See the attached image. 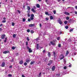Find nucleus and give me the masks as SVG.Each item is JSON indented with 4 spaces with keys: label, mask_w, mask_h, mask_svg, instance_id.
<instances>
[{
    "label": "nucleus",
    "mask_w": 77,
    "mask_h": 77,
    "mask_svg": "<svg viewBox=\"0 0 77 77\" xmlns=\"http://www.w3.org/2000/svg\"><path fill=\"white\" fill-rule=\"evenodd\" d=\"M57 22L59 24H60V25L62 24V21L61 19L60 18H59V20H57Z\"/></svg>",
    "instance_id": "nucleus-1"
},
{
    "label": "nucleus",
    "mask_w": 77,
    "mask_h": 77,
    "mask_svg": "<svg viewBox=\"0 0 77 77\" xmlns=\"http://www.w3.org/2000/svg\"><path fill=\"white\" fill-rule=\"evenodd\" d=\"M27 49L28 50L29 53H32V49L29 48L28 46H27Z\"/></svg>",
    "instance_id": "nucleus-2"
},
{
    "label": "nucleus",
    "mask_w": 77,
    "mask_h": 77,
    "mask_svg": "<svg viewBox=\"0 0 77 77\" xmlns=\"http://www.w3.org/2000/svg\"><path fill=\"white\" fill-rule=\"evenodd\" d=\"M60 57H61L60 59V60H62L65 57V56H64L63 54H61L60 55Z\"/></svg>",
    "instance_id": "nucleus-3"
},
{
    "label": "nucleus",
    "mask_w": 77,
    "mask_h": 77,
    "mask_svg": "<svg viewBox=\"0 0 77 77\" xmlns=\"http://www.w3.org/2000/svg\"><path fill=\"white\" fill-rule=\"evenodd\" d=\"M54 42H55V41L54 40L53 41V42H50V43L51 45H54L55 44Z\"/></svg>",
    "instance_id": "nucleus-4"
},
{
    "label": "nucleus",
    "mask_w": 77,
    "mask_h": 77,
    "mask_svg": "<svg viewBox=\"0 0 77 77\" xmlns=\"http://www.w3.org/2000/svg\"><path fill=\"white\" fill-rule=\"evenodd\" d=\"M35 26V24H29V27H34Z\"/></svg>",
    "instance_id": "nucleus-5"
},
{
    "label": "nucleus",
    "mask_w": 77,
    "mask_h": 77,
    "mask_svg": "<svg viewBox=\"0 0 77 77\" xmlns=\"http://www.w3.org/2000/svg\"><path fill=\"white\" fill-rule=\"evenodd\" d=\"M5 36H6V35L5 34L1 35V39H5Z\"/></svg>",
    "instance_id": "nucleus-6"
},
{
    "label": "nucleus",
    "mask_w": 77,
    "mask_h": 77,
    "mask_svg": "<svg viewBox=\"0 0 77 77\" xmlns=\"http://www.w3.org/2000/svg\"><path fill=\"white\" fill-rule=\"evenodd\" d=\"M27 12L28 13L27 14V17H30V15L29 14V12H30V11H27Z\"/></svg>",
    "instance_id": "nucleus-7"
},
{
    "label": "nucleus",
    "mask_w": 77,
    "mask_h": 77,
    "mask_svg": "<svg viewBox=\"0 0 77 77\" xmlns=\"http://www.w3.org/2000/svg\"><path fill=\"white\" fill-rule=\"evenodd\" d=\"M5 65V62H2L1 65L2 67H4Z\"/></svg>",
    "instance_id": "nucleus-8"
},
{
    "label": "nucleus",
    "mask_w": 77,
    "mask_h": 77,
    "mask_svg": "<svg viewBox=\"0 0 77 77\" xmlns=\"http://www.w3.org/2000/svg\"><path fill=\"white\" fill-rule=\"evenodd\" d=\"M9 53V51H5L3 52V53L4 54H7V53Z\"/></svg>",
    "instance_id": "nucleus-9"
},
{
    "label": "nucleus",
    "mask_w": 77,
    "mask_h": 77,
    "mask_svg": "<svg viewBox=\"0 0 77 77\" xmlns=\"http://www.w3.org/2000/svg\"><path fill=\"white\" fill-rule=\"evenodd\" d=\"M31 11L32 12H33V13H35V12H36V10H34V9L32 8L31 9Z\"/></svg>",
    "instance_id": "nucleus-10"
},
{
    "label": "nucleus",
    "mask_w": 77,
    "mask_h": 77,
    "mask_svg": "<svg viewBox=\"0 0 77 77\" xmlns=\"http://www.w3.org/2000/svg\"><path fill=\"white\" fill-rule=\"evenodd\" d=\"M64 14H65V15H69L70 14L69 13L66 12H65L64 13Z\"/></svg>",
    "instance_id": "nucleus-11"
},
{
    "label": "nucleus",
    "mask_w": 77,
    "mask_h": 77,
    "mask_svg": "<svg viewBox=\"0 0 77 77\" xmlns=\"http://www.w3.org/2000/svg\"><path fill=\"white\" fill-rule=\"evenodd\" d=\"M55 66H54L52 67V71H54V70L55 69Z\"/></svg>",
    "instance_id": "nucleus-12"
},
{
    "label": "nucleus",
    "mask_w": 77,
    "mask_h": 77,
    "mask_svg": "<svg viewBox=\"0 0 77 77\" xmlns=\"http://www.w3.org/2000/svg\"><path fill=\"white\" fill-rule=\"evenodd\" d=\"M36 6L37 8H40V5H39V4H36Z\"/></svg>",
    "instance_id": "nucleus-13"
},
{
    "label": "nucleus",
    "mask_w": 77,
    "mask_h": 77,
    "mask_svg": "<svg viewBox=\"0 0 77 77\" xmlns=\"http://www.w3.org/2000/svg\"><path fill=\"white\" fill-rule=\"evenodd\" d=\"M48 57H51V53H50V52H48Z\"/></svg>",
    "instance_id": "nucleus-14"
},
{
    "label": "nucleus",
    "mask_w": 77,
    "mask_h": 77,
    "mask_svg": "<svg viewBox=\"0 0 77 77\" xmlns=\"http://www.w3.org/2000/svg\"><path fill=\"white\" fill-rule=\"evenodd\" d=\"M20 64H23V60H21L19 62Z\"/></svg>",
    "instance_id": "nucleus-15"
},
{
    "label": "nucleus",
    "mask_w": 77,
    "mask_h": 77,
    "mask_svg": "<svg viewBox=\"0 0 77 77\" xmlns=\"http://www.w3.org/2000/svg\"><path fill=\"white\" fill-rule=\"evenodd\" d=\"M35 61H31L30 63V64L31 65H33L34 63H35Z\"/></svg>",
    "instance_id": "nucleus-16"
},
{
    "label": "nucleus",
    "mask_w": 77,
    "mask_h": 77,
    "mask_svg": "<svg viewBox=\"0 0 77 77\" xmlns=\"http://www.w3.org/2000/svg\"><path fill=\"white\" fill-rule=\"evenodd\" d=\"M36 48L37 49V50H38V49H39V44H37Z\"/></svg>",
    "instance_id": "nucleus-17"
},
{
    "label": "nucleus",
    "mask_w": 77,
    "mask_h": 77,
    "mask_svg": "<svg viewBox=\"0 0 77 77\" xmlns=\"http://www.w3.org/2000/svg\"><path fill=\"white\" fill-rule=\"evenodd\" d=\"M26 62H27V63H29V62H30V60L26 59Z\"/></svg>",
    "instance_id": "nucleus-18"
},
{
    "label": "nucleus",
    "mask_w": 77,
    "mask_h": 77,
    "mask_svg": "<svg viewBox=\"0 0 77 77\" xmlns=\"http://www.w3.org/2000/svg\"><path fill=\"white\" fill-rule=\"evenodd\" d=\"M68 54H69V51H67L66 52V56H67V55H68Z\"/></svg>",
    "instance_id": "nucleus-19"
},
{
    "label": "nucleus",
    "mask_w": 77,
    "mask_h": 77,
    "mask_svg": "<svg viewBox=\"0 0 77 77\" xmlns=\"http://www.w3.org/2000/svg\"><path fill=\"white\" fill-rule=\"evenodd\" d=\"M53 16H50V20H53Z\"/></svg>",
    "instance_id": "nucleus-20"
},
{
    "label": "nucleus",
    "mask_w": 77,
    "mask_h": 77,
    "mask_svg": "<svg viewBox=\"0 0 77 77\" xmlns=\"http://www.w3.org/2000/svg\"><path fill=\"white\" fill-rule=\"evenodd\" d=\"M5 40H4V42L6 43V41H7V38H5Z\"/></svg>",
    "instance_id": "nucleus-21"
},
{
    "label": "nucleus",
    "mask_w": 77,
    "mask_h": 77,
    "mask_svg": "<svg viewBox=\"0 0 77 77\" xmlns=\"http://www.w3.org/2000/svg\"><path fill=\"white\" fill-rule=\"evenodd\" d=\"M27 10H30V7L29 6L27 7Z\"/></svg>",
    "instance_id": "nucleus-22"
},
{
    "label": "nucleus",
    "mask_w": 77,
    "mask_h": 77,
    "mask_svg": "<svg viewBox=\"0 0 77 77\" xmlns=\"http://www.w3.org/2000/svg\"><path fill=\"white\" fill-rule=\"evenodd\" d=\"M67 23H68V21L66 20H65L64 21V24H67Z\"/></svg>",
    "instance_id": "nucleus-23"
},
{
    "label": "nucleus",
    "mask_w": 77,
    "mask_h": 77,
    "mask_svg": "<svg viewBox=\"0 0 77 77\" xmlns=\"http://www.w3.org/2000/svg\"><path fill=\"white\" fill-rule=\"evenodd\" d=\"M53 53L54 55V57H56V52H53Z\"/></svg>",
    "instance_id": "nucleus-24"
},
{
    "label": "nucleus",
    "mask_w": 77,
    "mask_h": 77,
    "mask_svg": "<svg viewBox=\"0 0 77 77\" xmlns=\"http://www.w3.org/2000/svg\"><path fill=\"white\" fill-rule=\"evenodd\" d=\"M41 74H42V72H41L39 74L38 77H41Z\"/></svg>",
    "instance_id": "nucleus-25"
},
{
    "label": "nucleus",
    "mask_w": 77,
    "mask_h": 77,
    "mask_svg": "<svg viewBox=\"0 0 77 77\" xmlns=\"http://www.w3.org/2000/svg\"><path fill=\"white\" fill-rule=\"evenodd\" d=\"M16 37V35H15V34H13V38H15Z\"/></svg>",
    "instance_id": "nucleus-26"
},
{
    "label": "nucleus",
    "mask_w": 77,
    "mask_h": 77,
    "mask_svg": "<svg viewBox=\"0 0 77 77\" xmlns=\"http://www.w3.org/2000/svg\"><path fill=\"white\" fill-rule=\"evenodd\" d=\"M8 77H12V75L11 74H9L8 75Z\"/></svg>",
    "instance_id": "nucleus-27"
},
{
    "label": "nucleus",
    "mask_w": 77,
    "mask_h": 77,
    "mask_svg": "<svg viewBox=\"0 0 77 77\" xmlns=\"http://www.w3.org/2000/svg\"><path fill=\"white\" fill-rule=\"evenodd\" d=\"M6 20H2V23H6Z\"/></svg>",
    "instance_id": "nucleus-28"
},
{
    "label": "nucleus",
    "mask_w": 77,
    "mask_h": 77,
    "mask_svg": "<svg viewBox=\"0 0 77 77\" xmlns=\"http://www.w3.org/2000/svg\"><path fill=\"white\" fill-rule=\"evenodd\" d=\"M69 27H68V26H66L65 27V29H68V28H69Z\"/></svg>",
    "instance_id": "nucleus-29"
},
{
    "label": "nucleus",
    "mask_w": 77,
    "mask_h": 77,
    "mask_svg": "<svg viewBox=\"0 0 77 77\" xmlns=\"http://www.w3.org/2000/svg\"><path fill=\"white\" fill-rule=\"evenodd\" d=\"M56 76H57V77H59V76H60V74H56Z\"/></svg>",
    "instance_id": "nucleus-30"
},
{
    "label": "nucleus",
    "mask_w": 77,
    "mask_h": 77,
    "mask_svg": "<svg viewBox=\"0 0 77 77\" xmlns=\"http://www.w3.org/2000/svg\"><path fill=\"white\" fill-rule=\"evenodd\" d=\"M24 65L25 66H26V65H27V63H26V62H25L24 63Z\"/></svg>",
    "instance_id": "nucleus-31"
},
{
    "label": "nucleus",
    "mask_w": 77,
    "mask_h": 77,
    "mask_svg": "<svg viewBox=\"0 0 77 77\" xmlns=\"http://www.w3.org/2000/svg\"><path fill=\"white\" fill-rule=\"evenodd\" d=\"M67 68V67H66V66H65L63 67V69H66Z\"/></svg>",
    "instance_id": "nucleus-32"
},
{
    "label": "nucleus",
    "mask_w": 77,
    "mask_h": 77,
    "mask_svg": "<svg viewBox=\"0 0 77 77\" xmlns=\"http://www.w3.org/2000/svg\"><path fill=\"white\" fill-rule=\"evenodd\" d=\"M53 12L54 14H56V10H54L53 11Z\"/></svg>",
    "instance_id": "nucleus-33"
},
{
    "label": "nucleus",
    "mask_w": 77,
    "mask_h": 77,
    "mask_svg": "<svg viewBox=\"0 0 77 77\" xmlns=\"http://www.w3.org/2000/svg\"><path fill=\"white\" fill-rule=\"evenodd\" d=\"M30 33H31L33 34L34 33V31H33V30H31L30 31Z\"/></svg>",
    "instance_id": "nucleus-34"
},
{
    "label": "nucleus",
    "mask_w": 77,
    "mask_h": 77,
    "mask_svg": "<svg viewBox=\"0 0 77 77\" xmlns=\"http://www.w3.org/2000/svg\"><path fill=\"white\" fill-rule=\"evenodd\" d=\"M23 22H25L26 21V19H25L24 18H23Z\"/></svg>",
    "instance_id": "nucleus-35"
},
{
    "label": "nucleus",
    "mask_w": 77,
    "mask_h": 77,
    "mask_svg": "<svg viewBox=\"0 0 77 77\" xmlns=\"http://www.w3.org/2000/svg\"><path fill=\"white\" fill-rule=\"evenodd\" d=\"M26 40H27V41H29V37H27Z\"/></svg>",
    "instance_id": "nucleus-36"
},
{
    "label": "nucleus",
    "mask_w": 77,
    "mask_h": 77,
    "mask_svg": "<svg viewBox=\"0 0 77 77\" xmlns=\"http://www.w3.org/2000/svg\"><path fill=\"white\" fill-rule=\"evenodd\" d=\"M14 25H15V23H14L13 22L12 23V26H14Z\"/></svg>",
    "instance_id": "nucleus-37"
},
{
    "label": "nucleus",
    "mask_w": 77,
    "mask_h": 77,
    "mask_svg": "<svg viewBox=\"0 0 77 77\" xmlns=\"http://www.w3.org/2000/svg\"><path fill=\"white\" fill-rule=\"evenodd\" d=\"M58 47H61V44H58Z\"/></svg>",
    "instance_id": "nucleus-38"
},
{
    "label": "nucleus",
    "mask_w": 77,
    "mask_h": 77,
    "mask_svg": "<svg viewBox=\"0 0 77 77\" xmlns=\"http://www.w3.org/2000/svg\"><path fill=\"white\" fill-rule=\"evenodd\" d=\"M69 19V17H66V19L67 20H68Z\"/></svg>",
    "instance_id": "nucleus-39"
},
{
    "label": "nucleus",
    "mask_w": 77,
    "mask_h": 77,
    "mask_svg": "<svg viewBox=\"0 0 77 77\" xmlns=\"http://www.w3.org/2000/svg\"><path fill=\"white\" fill-rule=\"evenodd\" d=\"M12 50H15V48L14 46H13L12 47Z\"/></svg>",
    "instance_id": "nucleus-40"
},
{
    "label": "nucleus",
    "mask_w": 77,
    "mask_h": 77,
    "mask_svg": "<svg viewBox=\"0 0 77 77\" xmlns=\"http://www.w3.org/2000/svg\"><path fill=\"white\" fill-rule=\"evenodd\" d=\"M49 62L50 63H51H51H52V62H53V60H50L49 61Z\"/></svg>",
    "instance_id": "nucleus-41"
},
{
    "label": "nucleus",
    "mask_w": 77,
    "mask_h": 77,
    "mask_svg": "<svg viewBox=\"0 0 77 77\" xmlns=\"http://www.w3.org/2000/svg\"><path fill=\"white\" fill-rule=\"evenodd\" d=\"M28 21H29V22H30V21H31V19L30 18H29L28 20Z\"/></svg>",
    "instance_id": "nucleus-42"
},
{
    "label": "nucleus",
    "mask_w": 77,
    "mask_h": 77,
    "mask_svg": "<svg viewBox=\"0 0 77 77\" xmlns=\"http://www.w3.org/2000/svg\"><path fill=\"white\" fill-rule=\"evenodd\" d=\"M31 17H34V14H32L31 16Z\"/></svg>",
    "instance_id": "nucleus-43"
},
{
    "label": "nucleus",
    "mask_w": 77,
    "mask_h": 77,
    "mask_svg": "<svg viewBox=\"0 0 77 77\" xmlns=\"http://www.w3.org/2000/svg\"><path fill=\"white\" fill-rule=\"evenodd\" d=\"M46 51H45V50H44L43 51V53H45V52H46Z\"/></svg>",
    "instance_id": "nucleus-44"
},
{
    "label": "nucleus",
    "mask_w": 77,
    "mask_h": 77,
    "mask_svg": "<svg viewBox=\"0 0 77 77\" xmlns=\"http://www.w3.org/2000/svg\"><path fill=\"white\" fill-rule=\"evenodd\" d=\"M73 31V29H70V30L69 31V32H72V31Z\"/></svg>",
    "instance_id": "nucleus-45"
},
{
    "label": "nucleus",
    "mask_w": 77,
    "mask_h": 77,
    "mask_svg": "<svg viewBox=\"0 0 77 77\" xmlns=\"http://www.w3.org/2000/svg\"><path fill=\"white\" fill-rule=\"evenodd\" d=\"M57 40H58V41H59V40H60V37H58L57 38Z\"/></svg>",
    "instance_id": "nucleus-46"
},
{
    "label": "nucleus",
    "mask_w": 77,
    "mask_h": 77,
    "mask_svg": "<svg viewBox=\"0 0 77 77\" xmlns=\"http://www.w3.org/2000/svg\"><path fill=\"white\" fill-rule=\"evenodd\" d=\"M46 20H47V21H48V20H49V19H48V17H46Z\"/></svg>",
    "instance_id": "nucleus-47"
},
{
    "label": "nucleus",
    "mask_w": 77,
    "mask_h": 77,
    "mask_svg": "<svg viewBox=\"0 0 77 77\" xmlns=\"http://www.w3.org/2000/svg\"><path fill=\"white\" fill-rule=\"evenodd\" d=\"M72 66V64H70L69 66V67L71 68V66Z\"/></svg>",
    "instance_id": "nucleus-48"
},
{
    "label": "nucleus",
    "mask_w": 77,
    "mask_h": 77,
    "mask_svg": "<svg viewBox=\"0 0 77 77\" xmlns=\"http://www.w3.org/2000/svg\"><path fill=\"white\" fill-rule=\"evenodd\" d=\"M27 32H30V29H28L27 30Z\"/></svg>",
    "instance_id": "nucleus-49"
},
{
    "label": "nucleus",
    "mask_w": 77,
    "mask_h": 77,
    "mask_svg": "<svg viewBox=\"0 0 77 77\" xmlns=\"http://www.w3.org/2000/svg\"><path fill=\"white\" fill-rule=\"evenodd\" d=\"M30 19L31 20H33V19H34V18H33V17H31L30 18Z\"/></svg>",
    "instance_id": "nucleus-50"
},
{
    "label": "nucleus",
    "mask_w": 77,
    "mask_h": 77,
    "mask_svg": "<svg viewBox=\"0 0 77 77\" xmlns=\"http://www.w3.org/2000/svg\"><path fill=\"white\" fill-rule=\"evenodd\" d=\"M17 12H18V13H19V14H20L21 12H20V11H19V10H17Z\"/></svg>",
    "instance_id": "nucleus-51"
},
{
    "label": "nucleus",
    "mask_w": 77,
    "mask_h": 77,
    "mask_svg": "<svg viewBox=\"0 0 77 77\" xmlns=\"http://www.w3.org/2000/svg\"><path fill=\"white\" fill-rule=\"evenodd\" d=\"M39 26L40 27H42V24H41V23L39 24Z\"/></svg>",
    "instance_id": "nucleus-52"
},
{
    "label": "nucleus",
    "mask_w": 77,
    "mask_h": 77,
    "mask_svg": "<svg viewBox=\"0 0 77 77\" xmlns=\"http://www.w3.org/2000/svg\"><path fill=\"white\" fill-rule=\"evenodd\" d=\"M33 8L34 9H36V7L35 6H33Z\"/></svg>",
    "instance_id": "nucleus-53"
},
{
    "label": "nucleus",
    "mask_w": 77,
    "mask_h": 77,
    "mask_svg": "<svg viewBox=\"0 0 77 77\" xmlns=\"http://www.w3.org/2000/svg\"><path fill=\"white\" fill-rule=\"evenodd\" d=\"M28 45V42H26V45Z\"/></svg>",
    "instance_id": "nucleus-54"
},
{
    "label": "nucleus",
    "mask_w": 77,
    "mask_h": 77,
    "mask_svg": "<svg viewBox=\"0 0 77 77\" xmlns=\"http://www.w3.org/2000/svg\"><path fill=\"white\" fill-rule=\"evenodd\" d=\"M45 14L46 15H48V12H45Z\"/></svg>",
    "instance_id": "nucleus-55"
},
{
    "label": "nucleus",
    "mask_w": 77,
    "mask_h": 77,
    "mask_svg": "<svg viewBox=\"0 0 77 77\" xmlns=\"http://www.w3.org/2000/svg\"><path fill=\"white\" fill-rule=\"evenodd\" d=\"M7 73H8V72H7V71H5V74H6V75L7 74Z\"/></svg>",
    "instance_id": "nucleus-56"
},
{
    "label": "nucleus",
    "mask_w": 77,
    "mask_h": 77,
    "mask_svg": "<svg viewBox=\"0 0 77 77\" xmlns=\"http://www.w3.org/2000/svg\"><path fill=\"white\" fill-rule=\"evenodd\" d=\"M38 40H39V38H36V41H38Z\"/></svg>",
    "instance_id": "nucleus-57"
},
{
    "label": "nucleus",
    "mask_w": 77,
    "mask_h": 77,
    "mask_svg": "<svg viewBox=\"0 0 77 77\" xmlns=\"http://www.w3.org/2000/svg\"><path fill=\"white\" fill-rule=\"evenodd\" d=\"M63 60L64 61V62H66V60H65V59H63Z\"/></svg>",
    "instance_id": "nucleus-58"
},
{
    "label": "nucleus",
    "mask_w": 77,
    "mask_h": 77,
    "mask_svg": "<svg viewBox=\"0 0 77 77\" xmlns=\"http://www.w3.org/2000/svg\"><path fill=\"white\" fill-rule=\"evenodd\" d=\"M75 14H77V12L76 11H75Z\"/></svg>",
    "instance_id": "nucleus-59"
},
{
    "label": "nucleus",
    "mask_w": 77,
    "mask_h": 77,
    "mask_svg": "<svg viewBox=\"0 0 77 77\" xmlns=\"http://www.w3.org/2000/svg\"><path fill=\"white\" fill-rule=\"evenodd\" d=\"M51 63H48V65H49V66H50V65H51Z\"/></svg>",
    "instance_id": "nucleus-60"
},
{
    "label": "nucleus",
    "mask_w": 77,
    "mask_h": 77,
    "mask_svg": "<svg viewBox=\"0 0 77 77\" xmlns=\"http://www.w3.org/2000/svg\"><path fill=\"white\" fill-rule=\"evenodd\" d=\"M11 62H14V60H13V59H12L11 60Z\"/></svg>",
    "instance_id": "nucleus-61"
},
{
    "label": "nucleus",
    "mask_w": 77,
    "mask_h": 77,
    "mask_svg": "<svg viewBox=\"0 0 77 77\" xmlns=\"http://www.w3.org/2000/svg\"><path fill=\"white\" fill-rule=\"evenodd\" d=\"M22 77H25V76H24V75H22Z\"/></svg>",
    "instance_id": "nucleus-62"
},
{
    "label": "nucleus",
    "mask_w": 77,
    "mask_h": 77,
    "mask_svg": "<svg viewBox=\"0 0 77 77\" xmlns=\"http://www.w3.org/2000/svg\"><path fill=\"white\" fill-rule=\"evenodd\" d=\"M2 29L0 28V31H2Z\"/></svg>",
    "instance_id": "nucleus-63"
},
{
    "label": "nucleus",
    "mask_w": 77,
    "mask_h": 77,
    "mask_svg": "<svg viewBox=\"0 0 77 77\" xmlns=\"http://www.w3.org/2000/svg\"><path fill=\"white\" fill-rule=\"evenodd\" d=\"M3 20H6V17H4L3 18Z\"/></svg>",
    "instance_id": "nucleus-64"
}]
</instances>
